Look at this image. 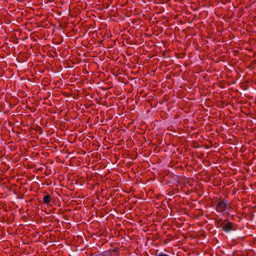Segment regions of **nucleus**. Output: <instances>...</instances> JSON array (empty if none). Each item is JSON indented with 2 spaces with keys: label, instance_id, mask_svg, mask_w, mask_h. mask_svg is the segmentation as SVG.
<instances>
[{
  "label": "nucleus",
  "instance_id": "f03ea898",
  "mask_svg": "<svg viewBox=\"0 0 256 256\" xmlns=\"http://www.w3.org/2000/svg\"><path fill=\"white\" fill-rule=\"evenodd\" d=\"M233 224L231 222L226 221L222 224V226L224 232H229L232 228Z\"/></svg>",
  "mask_w": 256,
  "mask_h": 256
},
{
  "label": "nucleus",
  "instance_id": "f257e3e1",
  "mask_svg": "<svg viewBox=\"0 0 256 256\" xmlns=\"http://www.w3.org/2000/svg\"><path fill=\"white\" fill-rule=\"evenodd\" d=\"M230 205L228 201L222 200L218 202L216 206V210L218 212H226L229 208Z\"/></svg>",
  "mask_w": 256,
  "mask_h": 256
},
{
  "label": "nucleus",
  "instance_id": "7ed1b4c3",
  "mask_svg": "<svg viewBox=\"0 0 256 256\" xmlns=\"http://www.w3.org/2000/svg\"><path fill=\"white\" fill-rule=\"evenodd\" d=\"M51 199V196L49 194H46L44 196L43 198V202L45 204H48L50 201Z\"/></svg>",
  "mask_w": 256,
  "mask_h": 256
}]
</instances>
